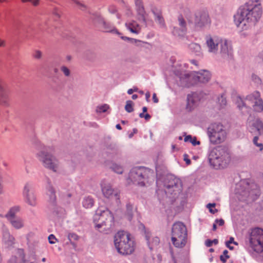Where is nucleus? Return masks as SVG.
I'll use <instances>...</instances> for the list:
<instances>
[{
	"label": "nucleus",
	"instance_id": "1",
	"mask_svg": "<svg viewBox=\"0 0 263 263\" xmlns=\"http://www.w3.org/2000/svg\"><path fill=\"white\" fill-rule=\"evenodd\" d=\"M262 14L261 5L258 2H247L240 9V13L235 16V23L244 30L255 25Z\"/></svg>",
	"mask_w": 263,
	"mask_h": 263
},
{
	"label": "nucleus",
	"instance_id": "2",
	"mask_svg": "<svg viewBox=\"0 0 263 263\" xmlns=\"http://www.w3.org/2000/svg\"><path fill=\"white\" fill-rule=\"evenodd\" d=\"M211 165L218 169L226 167L231 161V157L227 147L219 146L214 148L209 155Z\"/></svg>",
	"mask_w": 263,
	"mask_h": 263
},
{
	"label": "nucleus",
	"instance_id": "3",
	"mask_svg": "<svg viewBox=\"0 0 263 263\" xmlns=\"http://www.w3.org/2000/svg\"><path fill=\"white\" fill-rule=\"evenodd\" d=\"M114 242L117 250L120 254H129L134 251V241L126 232H118L115 236Z\"/></svg>",
	"mask_w": 263,
	"mask_h": 263
},
{
	"label": "nucleus",
	"instance_id": "4",
	"mask_svg": "<svg viewBox=\"0 0 263 263\" xmlns=\"http://www.w3.org/2000/svg\"><path fill=\"white\" fill-rule=\"evenodd\" d=\"M171 240L173 245L177 248H183L186 242V228L181 222L175 223L172 228Z\"/></svg>",
	"mask_w": 263,
	"mask_h": 263
},
{
	"label": "nucleus",
	"instance_id": "5",
	"mask_svg": "<svg viewBox=\"0 0 263 263\" xmlns=\"http://www.w3.org/2000/svg\"><path fill=\"white\" fill-rule=\"evenodd\" d=\"M96 226L98 229L103 228L102 231L109 229L114 223V217L107 209L99 208L94 217Z\"/></svg>",
	"mask_w": 263,
	"mask_h": 263
},
{
	"label": "nucleus",
	"instance_id": "6",
	"mask_svg": "<svg viewBox=\"0 0 263 263\" xmlns=\"http://www.w3.org/2000/svg\"><path fill=\"white\" fill-rule=\"evenodd\" d=\"M237 106L240 109L243 106L253 107L256 111L263 110V101L260 97L258 91H255L252 94L248 95L245 100L240 97H237Z\"/></svg>",
	"mask_w": 263,
	"mask_h": 263
},
{
	"label": "nucleus",
	"instance_id": "7",
	"mask_svg": "<svg viewBox=\"0 0 263 263\" xmlns=\"http://www.w3.org/2000/svg\"><path fill=\"white\" fill-rule=\"evenodd\" d=\"M210 141L213 144H219L227 139V133L224 126L220 123L212 124L208 128Z\"/></svg>",
	"mask_w": 263,
	"mask_h": 263
},
{
	"label": "nucleus",
	"instance_id": "8",
	"mask_svg": "<svg viewBox=\"0 0 263 263\" xmlns=\"http://www.w3.org/2000/svg\"><path fill=\"white\" fill-rule=\"evenodd\" d=\"M37 157L45 167L53 172L57 171L59 163L58 160L51 154L44 150L37 154Z\"/></svg>",
	"mask_w": 263,
	"mask_h": 263
},
{
	"label": "nucleus",
	"instance_id": "9",
	"mask_svg": "<svg viewBox=\"0 0 263 263\" xmlns=\"http://www.w3.org/2000/svg\"><path fill=\"white\" fill-rule=\"evenodd\" d=\"M251 247L257 252H263V230L255 228L252 230L250 239Z\"/></svg>",
	"mask_w": 263,
	"mask_h": 263
},
{
	"label": "nucleus",
	"instance_id": "10",
	"mask_svg": "<svg viewBox=\"0 0 263 263\" xmlns=\"http://www.w3.org/2000/svg\"><path fill=\"white\" fill-rule=\"evenodd\" d=\"M211 77L210 72L206 70H203L201 72H198L196 75L194 73L185 74V78L182 77L181 79L186 83L187 86L193 85L197 81L201 83H207L209 81Z\"/></svg>",
	"mask_w": 263,
	"mask_h": 263
},
{
	"label": "nucleus",
	"instance_id": "11",
	"mask_svg": "<svg viewBox=\"0 0 263 263\" xmlns=\"http://www.w3.org/2000/svg\"><path fill=\"white\" fill-rule=\"evenodd\" d=\"M148 170L143 167H135L132 170L129 174V179L134 183L140 186L145 185V176Z\"/></svg>",
	"mask_w": 263,
	"mask_h": 263
},
{
	"label": "nucleus",
	"instance_id": "12",
	"mask_svg": "<svg viewBox=\"0 0 263 263\" xmlns=\"http://www.w3.org/2000/svg\"><path fill=\"white\" fill-rule=\"evenodd\" d=\"M101 192L103 196L107 199H110L113 196L115 197L117 202H120V191L114 189L110 183L103 180L101 183Z\"/></svg>",
	"mask_w": 263,
	"mask_h": 263
},
{
	"label": "nucleus",
	"instance_id": "13",
	"mask_svg": "<svg viewBox=\"0 0 263 263\" xmlns=\"http://www.w3.org/2000/svg\"><path fill=\"white\" fill-rule=\"evenodd\" d=\"M194 23L196 27L202 28L211 24V19L206 10L197 11L194 14Z\"/></svg>",
	"mask_w": 263,
	"mask_h": 263
},
{
	"label": "nucleus",
	"instance_id": "14",
	"mask_svg": "<svg viewBox=\"0 0 263 263\" xmlns=\"http://www.w3.org/2000/svg\"><path fill=\"white\" fill-rule=\"evenodd\" d=\"M10 105V90L5 83L0 80V106L8 107Z\"/></svg>",
	"mask_w": 263,
	"mask_h": 263
},
{
	"label": "nucleus",
	"instance_id": "15",
	"mask_svg": "<svg viewBox=\"0 0 263 263\" xmlns=\"http://www.w3.org/2000/svg\"><path fill=\"white\" fill-rule=\"evenodd\" d=\"M177 182L178 180L173 179V177H167L164 184L166 194L177 195L180 193L181 190L177 184Z\"/></svg>",
	"mask_w": 263,
	"mask_h": 263
},
{
	"label": "nucleus",
	"instance_id": "16",
	"mask_svg": "<svg viewBox=\"0 0 263 263\" xmlns=\"http://www.w3.org/2000/svg\"><path fill=\"white\" fill-rule=\"evenodd\" d=\"M23 195L25 197L26 202L31 205H35L36 203V197L31 184L27 183L24 189Z\"/></svg>",
	"mask_w": 263,
	"mask_h": 263
},
{
	"label": "nucleus",
	"instance_id": "17",
	"mask_svg": "<svg viewBox=\"0 0 263 263\" xmlns=\"http://www.w3.org/2000/svg\"><path fill=\"white\" fill-rule=\"evenodd\" d=\"M220 41V39L217 36H207L206 45L208 51L210 52L216 53L218 50Z\"/></svg>",
	"mask_w": 263,
	"mask_h": 263
},
{
	"label": "nucleus",
	"instance_id": "18",
	"mask_svg": "<svg viewBox=\"0 0 263 263\" xmlns=\"http://www.w3.org/2000/svg\"><path fill=\"white\" fill-rule=\"evenodd\" d=\"M178 21L179 27H174L173 33L176 36H183L186 34L187 31L186 23L181 15L178 16Z\"/></svg>",
	"mask_w": 263,
	"mask_h": 263
},
{
	"label": "nucleus",
	"instance_id": "19",
	"mask_svg": "<svg viewBox=\"0 0 263 263\" xmlns=\"http://www.w3.org/2000/svg\"><path fill=\"white\" fill-rule=\"evenodd\" d=\"M198 96L197 93H193L187 96L186 109L188 111H192L196 106L198 101Z\"/></svg>",
	"mask_w": 263,
	"mask_h": 263
},
{
	"label": "nucleus",
	"instance_id": "20",
	"mask_svg": "<svg viewBox=\"0 0 263 263\" xmlns=\"http://www.w3.org/2000/svg\"><path fill=\"white\" fill-rule=\"evenodd\" d=\"M145 237L150 249H152L159 245L160 240L158 237H152L149 232L145 231Z\"/></svg>",
	"mask_w": 263,
	"mask_h": 263
},
{
	"label": "nucleus",
	"instance_id": "21",
	"mask_svg": "<svg viewBox=\"0 0 263 263\" xmlns=\"http://www.w3.org/2000/svg\"><path fill=\"white\" fill-rule=\"evenodd\" d=\"M3 240L4 242L8 246L11 247L15 243L14 237L11 235L10 233L7 231H5L3 233Z\"/></svg>",
	"mask_w": 263,
	"mask_h": 263
},
{
	"label": "nucleus",
	"instance_id": "22",
	"mask_svg": "<svg viewBox=\"0 0 263 263\" xmlns=\"http://www.w3.org/2000/svg\"><path fill=\"white\" fill-rule=\"evenodd\" d=\"M14 263H26L24 251L23 249H18L16 255L11 258Z\"/></svg>",
	"mask_w": 263,
	"mask_h": 263
},
{
	"label": "nucleus",
	"instance_id": "23",
	"mask_svg": "<svg viewBox=\"0 0 263 263\" xmlns=\"http://www.w3.org/2000/svg\"><path fill=\"white\" fill-rule=\"evenodd\" d=\"M93 23L98 27H100L101 25H106V22L104 18L100 15L94 14L92 16Z\"/></svg>",
	"mask_w": 263,
	"mask_h": 263
},
{
	"label": "nucleus",
	"instance_id": "24",
	"mask_svg": "<svg viewBox=\"0 0 263 263\" xmlns=\"http://www.w3.org/2000/svg\"><path fill=\"white\" fill-rule=\"evenodd\" d=\"M219 44L220 52L222 53H229L231 50V46L229 44L228 42L226 40H222L220 39Z\"/></svg>",
	"mask_w": 263,
	"mask_h": 263
},
{
	"label": "nucleus",
	"instance_id": "25",
	"mask_svg": "<svg viewBox=\"0 0 263 263\" xmlns=\"http://www.w3.org/2000/svg\"><path fill=\"white\" fill-rule=\"evenodd\" d=\"M126 26L129 30L133 33H138L140 30V27L135 21L126 23Z\"/></svg>",
	"mask_w": 263,
	"mask_h": 263
},
{
	"label": "nucleus",
	"instance_id": "26",
	"mask_svg": "<svg viewBox=\"0 0 263 263\" xmlns=\"http://www.w3.org/2000/svg\"><path fill=\"white\" fill-rule=\"evenodd\" d=\"M11 223V225L15 229H18L22 228L24 226L23 220L19 218L16 217L13 218L9 220Z\"/></svg>",
	"mask_w": 263,
	"mask_h": 263
},
{
	"label": "nucleus",
	"instance_id": "27",
	"mask_svg": "<svg viewBox=\"0 0 263 263\" xmlns=\"http://www.w3.org/2000/svg\"><path fill=\"white\" fill-rule=\"evenodd\" d=\"M20 211L18 206H14L10 209L8 213L6 214V217L7 218L8 220L10 219L16 218L15 214Z\"/></svg>",
	"mask_w": 263,
	"mask_h": 263
},
{
	"label": "nucleus",
	"instance_id": "28",
	"mask_svg": "<svg viewBox=\"0 0 263 263\" xmlns=\"http://www.w3.org/2000/svg\"><path fill=\"white\" fill-rule=\"evenodd\" d=\"M135 3L138 14L143 16L145 11L142 0H135Z\"/></svg>",
	"mask_w": 263,
	"mask_h": 263
},
{
	"label": "nucleus",
	"instance_id": "29",
	"mask_svg": "<svg viewBox=\"0 0 263 263\" xmlns=\"http://www.w3.org/2000/svg\"><path fill=\"white\" fill-rule=\"evenodd\" d=\"M253 127L259 134H263V123L259 119L256 120L253 123Z\"/></svg>",
	"mask_w": 263,
	"mask_h": 263
},
{
	"label": "nucleus",
	"instance_id": "30",
	"mask_svg": "<svg viewBox=\"0 0 263 263\" xmlns=\"http://www.w3.org/2000/svg\"><path fill=\"white\" fill-rule=\"evenodd\" d=\"M152 12L156 17L157 21L162 25L164 24V20L162 17L161 12L158 9L154 8L152 9Z\"/></svg>",
	"mask_w": 263,
	"mask_h": 263
},
{
	"label": "nucleus",
	"instance_id": "31",
	"mask_svg": "<svg viewBox=\"0 0 263 263\" xmlns=\"http://www.w3.org/2000/svg\"><path fill=\"white\" fill-rule=\"evenodd\" d=\"M184 140L185 142H189L191 143L194 146L199 145L200 143L199 141H197L196 137H192L191 135L186 136Z\"/></svg>",
	"mask_w": 263,
	"mask_h": 263
},
{
	"label": "nucleus",
	"instance_id": "32",
	"mask_svg": "<svg viewBox=\"0 0 263 263\" xmlns=\"http://www.w3.org/2000/svg\"><path fill=\"white\" fill-rule=\"evenodd\" d=\"M191 51L196 54H199L201 51L200 46L196 43H192L189 46Z\"/></svg>",
	"mask_w": 263,
	"mask_h": 263
},
{
	"label": "nucleus",
	"instance_id": "33",
	"mask_svg": "<svg viewBox=\"0 0 263 263\" xmlns=\"http://www.w3.org/2000/svg\"><path fill=\"white\" fill-rule=\"evenodd\" d=\"M83 205L86 208H89L93 205V200L90 197H87L84 198L83 201Z\"/></svg>",
	"mask_w": 263,
	"mask_h": 263
},
{
	"label": "nucleus",
	"instance_id": "34",
	"mask_svg": "<svg viewBox=\"0 0 263 263\" xmlns=\"http://www.w3.org/2000/svg\"><path fill=\"white\" fill-rule=\"evenodd\" d=\"M68 239L70 241L71 244L73 246L74 248L76 247V245L74 242V241L78 240L79 237L74 233H70L68 236Z\"/></svg>",
	"mask_w": 263,
	"mask_h": 263
},
{
	"label": "nucleus",
	"instance_id": "35",
	"mask_svg": "<svg viewBox=\"0 0 263 263\" xmlns=\"http://www.w3.org/2000/svg\"><path fill=\"white\" fill-rule=\"evenodd\" d=\"M217 103L219 105L220 108H223L226 105L227 100L224 94L221 95L218 98Z\"/></svg>",
	"mask_w": 263,
	"mask_h": 263
},
{
	"label": "nucleus",
	"instance_id": "36",
	"mask_svg": "<svg viewBox=\"0 0 263 263\" xmlns=\"http://www.w3.org/2000/svg\"><path fill=\"white\" fill-rule=\"evenodd\" d=\"M111 168L113 171L118 174H122L123 172V167L116 163L112 164Z\"/></svg>",
	"mask_w": 263,
	"mask_h": 263
},
{
	"label": "nucleus",
	"instance_id": "37",
	"mask_svg": "<svg viewBox=\"0 0 263 263\" xmlns=\"http://www.w3.org/2000/svg\"><path fill=\"white\" fill-rule=\"evenodd\" d=\"M134 103L132 101H127L126 102V104L125 107V109L126 111L128 112H131L134 110Z\"/></svg>",
	"mask_w": 263,
	"mask_h": 263
},
{
	"label": "nucleus",
	"instance_id": "38",
	"mask_svg": "<svg viewBox=\"0 0 263 263\" xmlns=\"http://www.w3.org/2000/svg\"><path fill=\"white\" fill-rule=\"evenodd\" d=\"M48 192L50 194V201L51 203H54L56 200L54 190L52 187H51L49 188Z\"/></svg>",
	"mask_w": 263,
	"mask_h": 263
},
{
	"label": "nucleus",
	"instance_id": "39",
	"mask_svg": "<svg viewBox=\"0 0 263 263\" xmlns=\"http://www.w3.org/2000/svg\"><path fill=\"white\" fill-rule=\"evenodd\" d=\"M109 108V106L107 104H104L100 106L97 107L96 111L97 112L101 113L104 112L107 110Z\"/></svg>",
	"mask_w": 263,
	"mask_h": 263
},
{
	"label": "nucleus",
	"instance_id": "40",
	"mask_svg": "<svg viewBox=\"0 0 263 263\" xmlns=\"http://www.w3.org/2000/svg\"><path fill=\"white\" fill-rule=\"evenodd\" d=\"M99 28L104 32H111L112 30L111 26L107 23L106 25H101Z\"/></svg>",
	"mask_w": 263,
	"mask_h": 263
},
{
	"label": "nucleus",
	"instance_id": "41",
	"mask_svg": "<svg viewBox=\"0 0 263 263\" xmlns=\"http://www.w3.org/2000/svg\"><path fill=\"white\" fill-rule=\"evenodd\" d=\"M61 71L64 73L66 77H69L70 75V71L65 66H62L60 68Z\"/></svg>",
	"mask_w": 263,
	"mask_h": 263
},
{
	"label": "nucleus",
	"instance_id": "42",
	"mask_svg": "<svg viewBox=\"0 0 263 263\" xmlns=\"http://www.w3.org/2000/svg\"><path fill=\"white\" fill-rule=\"evenodd\" d=\"M228 251L227 250H224L223 252V255H221L220 257L221 261L223 263H225L228 258H229V256L228 255Z\"/></svg>",
	"mask_w": 263,
	"mask_h": 263
},
{
	"label": "nucleus",
	"instance_id": "43",
	"mask_svg": "<svg viewBox=\"0 0 263 263\" xmlns=\"http://www.w3.org/2000/svg\"><path fill=\"white\" fill-rule=\"evenodd\" d=\"M258 138L257 136H255L254 139H253V143L254 144L256 145L257 146H258L260 150H262L263 149V144H261V143H258Z\"/></svg>",
	"mask_w": 263,
	"mask_h": 263
},
{
	"label": "nucleus",
	"instance_id": "44",
	"mask_svg": "<svg viewBox=\"0 0 263 263\" xmlns=\"http://www.w3.org/2000/svg\"><path fill=\"white\" fill-rule=\"evenodd\" d=\"M215 206V203H209L207 205V208H209L210 212L212 214H215L217 212V210L215 209L213 210L212 209V208H214Z\"/></svg>",
	"mask_w": 263,
	"mask_h": 263
},
{
	"label": "nucleus",
	"instance_id": "45",
	"mask_svg": "<svg viewBox=\"0 0 263 263\" xmlns=\"http://www.w3.org/2000/svg\"><path fill=\"white\" fill-rule=\"evenodd\" d=\"M48 240L49 243L51 244H54L56 241H58L57 239L53 234H51L48 236Z\"/></svg>",
	"mask_w": 263,
	"mask_h": 263
},
{
	"label": "nucleus",
	"instance_id": "46",
	"mask_svg": "<svg viewBox=\"0 0 263 263\" xmlns=\"http://www.w3.org/2000/svg\"><path fill=\"white\" fill-rule=\"evenodd\" d=\"M133 206L132 204L130 203H128L126 204V209L127 211L128 212V214H129V216H131V214L133 211Z\"/></svg>",
	"mask_w": 263,
	"mask_h": 263
},
{
	"label": "nucleus",
	"instance_id": "47",
	"mask_svg": "<svg viewBox=\"0 0 263 263\" xmlns=\"http://www.w3.org/2000/svg\"><path fill=\"white\" fill-rule=\"evenodd\" d=\"M42 52L39 50H36L33 54L34 58L35 59H41L42 57Z\"/></svg>",
	"mask_w": 263,
	"mask_h": 263
},
{
	"label": "nucleus",
	"instance_id": "48",
	"mask_svg": "<svg viewBox=\"0 0 263 263\" xmlns=\"http://www.w3.org/2000/svg\"><path fill=\"white\" fill-rule=\"evenodd\" d=\"M252 78V80L255 82V83H257V84L261 83V80L257 76L253 74Z\"/></svg>",
	"mask_w": 263,
	"mask_h": 263
},
{
	"label": "nucleus",
	"instance_id": "49",
	"mask_svg": "<svg viewBox=\"0 0 263 263\" xmlns=\"http://www.w3.org/2000/svg\"><path fill=\"white\" fill-rule=\"evenodd\" d=\"M234 241V238L231 237H230V240L229 241H228L227 242H226V246L230 250L233 249V247H230V245H231V243H233Z\"/></svg>",
	"mask_w": 263,
	"mask_h": 263
},
{
	"label": "nucleus",
	"instance_id": "50",
	"mask_svg": "<svg viewBox=\"0 0 263 263\" xmlns=\"http://www.w3.org/2000/svg\"><path fill=\"white\" fill-rule=\"evenodd\" d=\"M3 177L0 176V195L4 193V185H3Z\"/></svg>",
	"mask_w": 263,
	"mask_h": 263
},
{
	"label": "nucleus",
	"instance_id": "51",
	"mask_svg": "<svg viewBox=\"0 0 263 263\" xmlns=\"http://www.w3.org/2000/svg\"><path fill=\"white\" fill-rule=\"evenodd\" d=\"M215 222L219 226H222L224 224V221L222 219H216Z\"/></svg>",
	"mask_w": 263,
	"mask_h": 263
},
{
	"label": "nucleus",
	"instance_id": "52",
	"mask_svg": "<svg viewBox=\"0 0 263 263\" xmlns=\"http://www.w3.org/2000/svg\"><path fill=\"white\" fill-rule=\"evenodd\" d=\"M183 157L184 160L185 161L186 164L190 165L191 164V160L189 159L187 155L184 154Z\"/></svg>",
	"mask_w": 263,
	"mask_h": 263
},
{
	"label": "nucleus",
	"instance_id": "53",
	"mask_svg": "<svg viewBox=\"0 0 263 263\" xmlns=\"http://www.w3.org/2000/svg\"><path fill=\"white\" fill-rule=\"evenodd\" d=\"M53 14L54 15H55L57 16V17H58V18L60 17V15H61L60 12L59 10H58L57 9L54 10V11L53 12Z\"/></svg>",
	"mask_w": 263,
	"mask_h": 263
},
{
	"label": "nucleus",
	"instance_id": "54",
	"mask_svg": "<svg viewBox=\"0 0 263 263\" xmlns=\"http://www.w3.org/2000/svg\"><path fill=\"white\" fill-rule=\"evenodd\" d=\"M6 46V42L0 37V47H4Z\"/></svg>",
	"mask_w": 263,
	"mask_h": 263
},
{
	"label": "nucleus",
	"instance_id": "55",
	"mask_svg": "<svg viewBox=\"0 0 263 263\" xmlns=\"http://www.w3.org/2000/svg\"><path fill=\"white\" fill-rule=\"evenodd\" d=\"M31 2L32 3L33 6H37L40 4V0H32Z\"/></svg>",
	"mask_w": 263,
	"mask_h": 263
},
{
	"label": "nucleus",
	"instance_id": "56",
	"mask_svg": "<svg viewBox=\"0 0 263 263\" xmlns=\"http://www.w3.org/2000/svg\"><path fill=\"white\" fill-rule=\"evenodd\" d=\"M205 245L208 247H211L212 246V245H213L212 240H210V239H208L205 241Z\"/></svg>",
	"mask_w": 263,
	"mask_h": 263
},
{
	"label": "nucleus",
	"instance_id": "57",
	"mask_svg": "<svg viewBox=\"0 0 263 263\" xmlns=\"http://www.w3.org/2000/svg\"><path fill=\"white\" fill-rule=\"evenodd\" d=\"M153 100L154 103H157L158 102V99L157 97L156 94L154 93L153 95Z\"/></svg>",
	"mask_w": 263,
	"mask_h": 263
},
{
	"label": "nucleus",
	"instance_id": "58",
	"mask_svg": "<svg viewBox=\"0 0 263 263\" xmlns=\"http://www.w3.org/2000/svg\"><path fill=\"white\" fill-rule=\"evenodd\" d=\"M144 118L145 119V120L148 121L151 118V116L148 114H145Z\"/></svg>",
	"mask_w": 263,
	"mask_h": 263
},
{
	"label": "nucleus",
	"instance_id": "59",
	"mask_svg": "<svg viewBox=\"0 0 263 263\" xmlns=\"http://www.w3.org/2000/svg\"><path fill=\"white\" fill-rule=\"evenodd\" d=\"M109 10L112 13H115L117 11L115 7H110L109 8Z\"/></svg>",
	"mask_w": 263,
	"mask_h": 263
},
{
	"label": "nucleus",
	"instance_id": "60",
	"mask_svg": "<svg viewBox=\"0 0 263 263\" xmlns=\"http://www.w3.org/2000/svg\"><path fill=\"white\" fill-rule=\"evenodd\" d=\"M146 96V100L147 101H149V99L150 98V96H151V95H150V93L149 92H147L145 95Z\"/></svg>",
	"mask_w": 263,
	"mask_h": 263
},
{
	"label": "nucleus",
	"instance_id": "61",
	"mask_svg": "<svg viewBox=\"0 0 263 263\" xmlns=\"http://www.w3.org/2000/svg\"><path fill=\"white\" fill-rule=\"evenodd\" d=\"M76 3L78 5L80 6V7L81 8H82V7H83V8H85V6L83 4H81V3H79V2H76Z\"/></svg>",
	"mask_w": 263,
	"mask_h": 263
},
{
	"label": "nucleus",
	"instance_id": "62",
	"mask_svg": "<svg viewBox=\"0 0 263 263\" xmlns=\"http://www.w3.org/2000/svg\"><path fill=\"white\" fill-rule=\"evenodd\" d=\"M217 229V224L216 223V222H215L213 225V228H212V230L213 231H216Z\"/></svg>",
	"mask_w": 263,
	"mask_h": 263
},
{
	"label": "nucleus",
	"instance_id": "63",
	"mask_svg": "<svg viewBox=\"0 0 263 263\" xmlns=\"http://www.w3.org/2000/svg\"><path fill=\"white\" fill-rule=\"evenodd\" d=\"M213 244L214 243L215 245H217L218 243V240L217 239H214V240H212Z\"/></svg>",
	"mask_w": 263,
	"mask_h": 263
},
{
	"label": "nucleus",
	"instance_id": "64",
	"mask_svg": "<svg viewBox=\"0 0 263 263\" xmlns=\"http://www.w3.org/2000/svg\"><path fill=\"white\" fill-rule=\"evenodd\" d=\"M127 92L128 94L131 95L134 92V89H128Z\"/></svg>",
	"mask_w": 263,
	"mask_h": 263
}]
</instances>
